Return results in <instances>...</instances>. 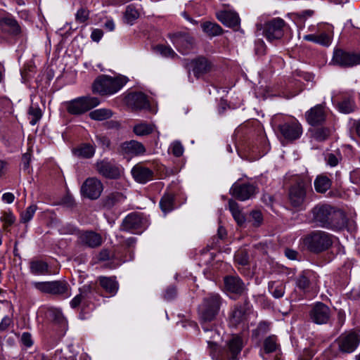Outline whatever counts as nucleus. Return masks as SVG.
Listing matches in <instances>:
<instances>
[{
	"label": "nucleus",
	"instance_id": "6e6d98bb",
	"mask_svg": "<svg viewBox=\"0 0 360 360\" xmlns=\"http://www.w3.org/2000/svg\"><path fill=\"white\" fill-rule=\"evenodd\" d=\"M59 231L61 234H75L78 230L74 225L66 224L60 226Z\"/></svg>",
	"mask_w": 360,
	"mask_h": 360
},
{
	"label": "nucleus",
	"instance_id": "49530a36",
	"mask_svg": "<svg viewBox=\"0 0 360 360\" xmlns=\"http://www.w3.org/2000/svg\"><path fill=\"white\" fill-rule=\"evenodd\" d=\"M269 290L275 298H280L285 293V286L280 282H271L269 283Z\"/></svg>",
	"mask_w": 360,
	"mask_h": 360
},
{
	"label": "nucleus",
	"instance_id": "7ed1b4c3",
	"mask_svg": "<svg viewBox=\"0 0 360 360\" xmlns=\"http://www.w3.org/2000/svg\"><path fill=\"white\" fill-rule=\"evenodd\" d=\"M222 300L218 294L211 293L206 296L199 306L200 322L212 321L219 313Z\"/></svg>",
	"mask_w": 360,
	"mask_h": 360
},
{
	"label": "nucleus",
	"instance_id": "58836bf2",
	"mask_svg": "<svg viewBox=\"0 0 360 360\" xmlns=\"http://www.w3.org/2000/svg\"><path fill=\"white\" fill-rule=\"evenodd\" d=\"M113 113L111 110L108 108L96 109L89 112V117L91 120L97 121H103L110 118Z\"/></svg>",
	"mask_w": 360,
	"mask_h": 360
},
{
	"label": "nucleus",
	"instance_id": "4c0bfd02",
	"mask_svg": "<svg viewBox=\"0 0 360 360\" xmlns=\"http://www.w3.org/2000/svg\"><path fill=\"white\" fill-rule=\"evenodd\" d=\"M333 131L331 127H319L311 131V136L316 141L322 142L327 140Z\"/></svg>",
	"mask_w": 360,
	"mask_h": 360
},
{
	"label": "nucleus",
	"instance_id": "e433bc0d",
	"mask_svg": "<svg viewBox=\"0 0 360 360\" xmlns=\"http://www.w3.org/2000/svg\"><path fill=\"white\" fill-rule=\"evenodd\" d=\"M303 39L306 41H312L325 46H328L331 43V37L326 33L307 34L303 37Z\"/></svg>",
	"mask_w": 360,
	"mask_h": 360
},
{
	"label": "nucleus",
	"instance_id": "69168bd1",
	"mask_svg": "<svg viewBox=\"0 0 360 360\" xmlns=\"http://www.w3.org/2000/svg\"><path fill=\"white\" fill-rule=\"evenodd\" d=\"M84 297L82 294H79L76 295L71 301H70V306L72 308H76L78 307L82 300H83Z\"/></svg>",
	"mask_w": 360,
	"mask_h": 360
},
{
	"label": "nucleus",
	"instance_id": "680f3d73",
	"mask_svg": "<svg viewBox=\"0 0 360 360\" xmlns=\"http://www.w3.org/2000/svg\"><path fill=\"white\" fill-rule=\"evenodd\" d=\"M229 208L232 216L236 215V213L240 211L238 204L232 199L229 200Z\"/></svg>",
	"mask_w": 360,
	"mask_h": 360
},
{
	"label": "nucleus",
	"instance_id": "052dcab7",
	"mask_svg": "<svg viewBox=\"0 0 360 360\" xmlns=\"http://www.w3.org/2000/svg\"><path fill=\"white\" fill-rule=\"evenodd\" d=\"M176 296V289L174 286L168 287L164 294V298L167 300H172Z\"/></svg>",
	"mask_w": 360,
	"mask_h": 360
},
{
	"label": "nucleus",
	"instance_id": "a18cd8bd",
	"mask_svg": "<svg viewBox=\"0 0 360 360\" xmlns=\"http://www.w3.org/2000/svg\"><path fill=\"white\" fill-rule=\"evenodd\" d=\"M28 115L30 119V123L32 125H35L41 118L42 111L38 105L32 103L28 110Z\"/></svg>",
	"mask_w": 360,
	"mask_h": 360
},
{
	"label": "nucleus",
	"instance_id": "4468645a",
	"mask_svg": "<svg viewBox=\"0 0 360 360\" xmlns=\"http://www.w3.org/2000/svg\"><path fill=\"white\" fill-rule=\"evenodd\" d=\"M169 37L177 50L184 54L193 47L194 39L188 33L179 32L170 34Z\"/></svg>",
	"mask_w": 360,
	"mask_h": 360
},
{
	"label": "nucleus",
	"instance_id": "dca6fc26",
	"mask_svg": "<svg viewBox=\"0 0 360 360\" xmlns=\"http://www.w3.org/2000/svg\"><path fill=\"white\" fill-rule=\"evenodd\" d=\"M97 172L107 179H118L121 175V169L111 161L103 159L96 164Z\"/></svg>",
	"mask_w": 360,
	"mask_h": 360
},
{
	"label": "nucleus",
	"instance_id": "c85d7f7f",
	"mask_svg": "<svg viewBox=\"0 0 360 360\" xmlns=\"http://www.w3.org/2000/svg\"><path fill=\"white\" fill-rule=\"evenodd\" d=\"M0 27L12 34L18 35L21 32V29L18 22L11 18H4L0 19Z\"/></svg>",
	"mask_w": 360,
	"mask_h": 360
},
{
	"label": "nucleus",
	"instance_id": "a878e982",
	"mask_svg": "<svg viewBox=\"0 0 360 360\" xmlns=\"http://www.w3.org/2000/svg\"><path fill=\"white\" fill-rule=\"evenodd\" d=\"M122 151L127 155L138 156L143 155L146 153L145 146L135 140L125 141L121 144Z\"/></svg>",
	"mask_w": 360,
	"mask_h": 360
},
{
	"label": "nucleus",
	"instance_id": "6e6552de",
	"mask_svg": "<svg viewBox=\"0 0 360 360\" xmlns=\"http://www.w3.org/2000/svg\"><path fill=\"white\" fill-rule=\"evenodd\" d=\"M334 207L330 205H317L311 210L312 219L317 226L326 229Z\"/></svg>",
	"mask_w": 360,
	"mask_h": 360
},
{
	"label": "nucleus",
	"instance_id": "c9c22d12",
	"mask_svg": "<svg viewBox=\"0 0 360 360\" xmlns=\"http://www.w3.org/2000/svg\"><path fill=\"white\" fill-rule=\"evenodd\" d=\"M30 270L34 275H45L49 274V265L42 260H32L30 263Z\"/></svg>",
	"mask_w": 360,
	"mask_h": 360
},
{
	"label": "nucleus",
	"instance_id": "1a4fd4ad",
	"mask_svg": "<svg viewBox=\"0 0 360 360\" xmlns=\"http://www.w3.org/2000/svg\"><path fill=\"white\" fill-rule=\"evenodd\" d=\"M333 62L344 68H350L360 65V52H347L341 49L334 51Z\"/></svg>",
	"mask_w": 360,
	"mask_h": 360
},
{
	"label": "nucleus",
	"instance_id": "864d4df0",
	"mask_svg": "<svg viewBox=\"0 0 360 360\" xmlns=\"http://www.w3.org/2000/svg\"><path fill=\"white\" fill-rule=\"evenodd\" d=\"M327 162L331 167L338 165L339 160H341V154L340 152L335 153H328L326 157Z\"/></svg>",
	"mask_w": 360,
	"mask_h": 360
},
{
	"label": "nucleus",
	"instance_id": "f3484780",
	"mask_svg": "<svg viewBox=\"0 0 360 360\" xmlns=\"http://www.w3.org/2000/svg\"><path fill=\"white\" fill-rule=\"evenodd\" d=\"M309 317L316 324H326L330 317V308L322 302H317L311 309Z\"/></svg>",
	"mask_w": 360,
	"mask_h": 360
},
{
	"label": "nucleus",
	"instance_id": "bb28decb",
	"mask_svg": "<svg viewBox=\"0 0 360 360\" xmlns=\"http://www.w3.org/2000/svg\"><path fill=\"white\" fill-rule=\"evenodd\" d=\"M224 286L227 291L236 294H241L245 290V285L238 276L225 277Z\"/></svg>",
	"mask_w": 360,
	"mask_h": 360
},
{
	"label": "nucleus",
	"instance_id": "5701e85b",
	"mask_svg": "<svg viewBox=\"0 0 360 360\" xmlns=\"http://www.w3.org/2000/svg\"><path fill=\"white\" fill-rule=\"evenodd\" d=\"M192 71L196 77L209 72L212 69V63L205 57H198L191 61Z\"/></svg>",
	"mask_w": 360,
	"mask_h": 360
},
{
	"label": "nucleus",
	"instance_id": "ea45409f",
	"mask_svg": "<svg viewBox=\"0 0 360 360\" xmlns=\"http://www.w3.org/2000/svg\"><path fill=\"white\" fill-rule=\"evenodd\" d=\"M311 275L310 271H302L296 278V286L302 290L307 289L310 285Z\"/></svg>",
	"mask_w": 360,
	"mask_h": 360
},
{
	"label": "nucleus",
	"instance_id": "13d9d810",
	"mask_svg": "<svg viewBox=\"0 0 360 360\" xmlns=\"http://www.w3.org/2000/svg\"><path fill=\"white\" fill-rule=\"evenodd\" d=\"M13 323V319L9 316H5L3 317L0 322V331L4 332L8 330L9 327Z\"/></svg>",
	"mask_w": 360,
	"mask_h": 360
},
{
	"label": "nucleus",
	"instance_id": "f03ea898",
	"mask_svg": "<svg viewBox=\"0 0 360 360\" xmlns=\"http://www.w3.org/2000/svg\"><path fill=\"white\" fill-rule=\"evenodd\" d=\"M304 244L309 251L320 253L332 245L333 236L326 231H314L305 237Z\"/></svg>",
	"mask_w": 360,
	"mask_h": 360
},
{
	"label": "nucleus",
	"instance_id": "f704fd0d",
	"mask_svg": "<svg viewBox=\"0 0 360 360\" xmlns=\"http://www.w3.org/2000/svg\"><path fill=\"white\" fill-rule=\"evenodd\" d=\"M330 179L326 175H319L314 180V188L316 192L326 193L331 186Z\"/></svg>",
	"mask_w": 360,
	"mask_h": 360
},
{
	"label": "nucleus",
	"instance_id": "de8ad7c7",
	"mask_svg": "<svg viewBox=\"0 0 360 360\" xmlns=\"http://www.w3.org/2000/svg\"><path fill=\"white\" fill-rule=\"evenodd\" d=\"M37 210L36 205H31L26 208L25 211H22L20 214V221L23 224L29 222L33 217Z\"/></svg>",
	"mask_w": 360,
	"mask_h": 360
},
{
	"label": "nucleus",
	"instance_id": "f257e3e1",
	"mask_svg": "<svg viewBox=\"0 0 360 360\" xmlns=\"http://www.w3.org/2000/svg\"><path fill=\"white\" fill-rule=\"evenodd\" d=\"M124 77H112L102 75L98 76L93 83L92 90L101 96L112 95L120 91L127 83Z\"/></svg>",
	"mask_w": 360,
	"mask_h": 360
},
{
	"label": "nucleus",
	"instance_id": "37998d69",
	"mask_svg": "<svg viewBox=\"0 0 360 360\" xmlns=\"http://www.w3.org/2000/svg\"><path fill=\"white\" fill-rule=\"evenodd\" d=\"M139 18V12L135 6L132 4L127 6L124 13V21L131 25Z\"/></svg>",
	"mask_w": 360,
	"mask_h": 360
},
{
	"label": "nucleus",
	"instance_id": "f8f14e48",
	"mask_svg": "<svg viewBox=\"0 0 360 360\" xmlns=\"http://www.w3.org/2000/svg\"><path fill=\"white\" fill-rule=\"evenodd\" d=\"M285 24V21L280 18L268 21L265 23L264 27V36L269 41L280 39L283 36Z\"/></svg>",
	"mask_w": 360,
	"mask_h": 360
},
{
	"label": "nucleus",
	"instance_id": "2f4dec72",
	"mask_svg": "<svg viewBox=\"0 0 360 360\" xmlns=\"http://www.w3.org/2000/svg\"><path fill=\"white\" fill-rule=\"evenodd\" d=\"M75 155L82 158H91L94 155L95 148L90 143H82L73 149Z\"/></svg>",
	"mask_w": 360,
	"mask_h": 360
},
{
	"label": "nucleus",
	"instance_id": "0e129e2a",
	"mask_svg": "<svg viewBox=\"0 0 360 360\" xmlns=\"http://www.w3.org/2000/svg\"><path fill=\"white\" fill-rule=\"evenodd\" d=\"M103 35V32L101 30L95 29L91 34V38L94 41H99Z\"/></svg>",
	"mask_w": 360,
	"mask_h": 360
},
{
	"label": "nucleus",
	"instance_id": "603ef678",
	"mask_svg": "<svg viewBox=\"0 0 360 360\" xmlns=\"http://www.w3.org/2000/svg\"><path fill=\"white\" fill-rule=\"evenodd\" d=\"M264 350L267 353H271L276 349V340L273 337L267 338L264 342Z\"/></svg>",
	"mask_w": 360,
	"mask_h": 360
},
{
	"label": "nucleus",
	"instance_id": "cd10ccee",
	"mask_svg": "<svg viewBox=\"0 0 360 360\" xmlns=\"http://www.w3.org/2000/svg\"><path fill=\"white\" fill-rule=\"evenodd\" d=\"M142 223V218L138 213L128 214L122 223V230L131 231L140 227Z\"/></svg>",
	"mask_w": 360,
	"mask_h": 360
},
{
	"label": "nucleus",
	"instance_id": "b1692460",
	"mask_svg": "<svg viewBox=\"0 0 360 360\" xmlns=\"http://www.w3.org/2000/svg\"><path fill=\"white\" fill-rule=\"evenodd\" d=\"M307 122L312 126L323 122L326 118L324 109L322 105H316L305 113Z\"/></svg>",
	"mask_w": 360,
	"mask_h": 360
},
{
	"label": "nucleus",
	"instance_id": "412c9836",
	"mask_svg": "<svg viewBox=\"0 0 360 360\" xmlns=\"http://www.w3.org/2000/svg\"><path fill=\"white\" fill-rule=\"evenodd\" d=\"M347 219L346 214L342 210L334 207L330 221L326 229L332 230H342L346 228Z\"/></svg>",
	"mask_w": 360,
	"mask_h": 360
},
{
	"label": "nucleus",
	"instance_id": "0eeeda50",
	"mask_svg": "<svg viewBox=\"0 0 360 360\" xmlns=\"http://www.w3.org/2000/svg\"><path fill=\"white\" fill-rule=\"evenodd\" d=\"M212 321L200 322L203 331L207 338V342L210 350V355L212 359L219 360L220 358V352L217 342L221 339L219 333L215 328V326L211 324Z\"/></svg>",
	"mask_w": 360,
	"mask_h": 360
},
{
	"label": "nucleus",
	"instance_id": "2eb2a0df",
	"mask_svg": "<svg viewBox=\"0 0 360 360\" xmlns=\"http://www.w3.org/2000/svg\"><path fill=\"white\" fill-rule=\"evenodd\" d=\"M257 192V188L255 185L249 183H235L230 189L231 195L241 201L250 199Z\"/></svg>",
	"mask_w": 360,
	"mask_h": 360
},
{
	"label": "nucleus",
	"instance_id": "8fccbe9b",
	"mask_svg": "<svg viewBox=\"0 0 360 360\" xmlns=\"http://www.w3.org/2000/svg\"><path fill=\"white\" fill-rule=\"evenodd\" d=\"M89 11L84 8H80L75 14V20L79 23H83L89 19Z\"/></svg>",
	"mask_w": 360,
	"mask_h": 360
},
{
	"label": "nucleus",
	"instance_id": "ddd939ff",
	"mask_svg": "<svg viewBox=\"0 0 360 360\" xmlns=\"http://www.w3.org/2000/svg\"><path fill=\"white\" fill-rule=\"evenodd\" d=\"M103 190V184L99 179L95 177L86 179L81 187L82 195L91 200L98 198Z\"/></svg>",
	"mask_w": 360,
	"mask_h": 360
},
{
	"label": "nucleus",
	"instance_id": "39448f33",
	"mask_svg": "<svg viewBox=\"0 0 360 360\" xmlns=\"http://www.w3.org/2000/svg\"><path fill=\"white\" fill-rule=\"evenodd\" d=\"M276 129L278 136L288 141L300 139L303 133L302 124L295 119H290L278 124Z\"/></svg>",
	"mask_w": 360,
	"mask_h": 360
},
{
	"label": "nucleus",
	"instance_id": "c756f323",
	"mask_svg": "<svg viewBox=\"0 0 360 360\" xmlns=\"http://www.w3.org/2000/svg\"><path fill=\"white\" fill-rule=\"evenodd\" d=\"M228 347L229 352V359L230 360H236L237 356L240 354L243 347L242 339L238 336L233 337L229 342Z\"/></svg>",
	"mask_w": 360,
	"mask_h": 360
},
{
	"label": "nucleus",
	"instance_id": "a211bd4d",
	"mask_svg": "<svg viewBox=\"0 0 360 360\" xmlns=\"http://www.w3.org/2000/svg\"><path fill=\"white\" fill-rule=\"evenodd\" d=\"M125 103L134 110H141L150 106L147 96L142 92H132L125 97Z\"/></svg>",
	"mask_w": 360,
	"mask_h": 360
},
{
	"label": "nucleus",
	"instance_id": "79ce46f5",
	"mask_svg": "<svg viewBox=\"0 0 360 360\" xmlns=\"http://www.w3.org/2000/svg\"><path fill=\"white\" fill-rule=\"evenodd\" d=\"M174 197L172 194H165L160 201V207L162 212L167 213L172 211L174 209Z\"/></svg>",
	"mask_w": 360,
	"mask_h": 360
},
{
	"label": "nucleus",
	"instance_id": "7c9ffc66",
	"mask_svg": "<svg viewBox=\"0 0 360 360\" xmlns=\"http://www.w3.org/2000/svg\"><path fill=\"white\" fill-rule=\"evenodd\" d=\"M99 283L105 292L109 293L111 296L117 293L119 285L115 278L101 276L99 278Z\"/></svg>",
	"mask_w": 360,
	"mask_h": 360
},
{
	"label": "nucleus",
	"instance_id": "338daca9",
	"mask_svg": "<svg viewBox=\"0 0 360 360\" xmlns=\"http://www.w3.org/2000/svg\"><path fill=\"white\" fill-rule=\"evenodd\" d=\"M233 217L237 222V224L240 226H242L245 222V217L243 214L240 210L239 212L236 213V215H233Z\"/></svg>",
	"mask_w": 360,
	"mask_h": 360
},
{
	"label": "nucleus",
	"instance_id": "09e8293b",
	"mask_svg": "<svg viewBox=\"0 0 360 360\" xmlns=\"http://www.w3.org/2000/svg\"><path fill=\"white\" fill-rule=\"evenodd\" d=\"M155 50L162 56L166 58H174L177 56L176 53L174 51V50L168 46L165 45H158L155 47Z\"/></svg>",
	"mask_w": 360,
	"mask_h": 360
},
{
	"label": "nucleus",
	"instance_id": "6ab92c4d",
	"mask_svg": "<svg viewBox=\"0 0 360 360\" xmlns=\"http://www.w3.org/2000/svg\"><path fill=\"white\" fill-rule=\"evenodd\" d=\"M131 172L134 180L139 184H146L154 177V172L141 163L134 165Z\"/></svg>",
	"mask_w": 360,
	"mask_h": 360
},
{
	"label": "nucleus",
	"instance_id": "423d86ee",
	"mask_svg": "<svg viewBox=\"0 0 360 360\" xmlns=\"http://www.w3.org/2000/svg\"><path fill=\"white\" fill-rule=\"evenodd\" d=\"M33 285L36 289L44 293L64 297L70 296V286L65 281L35 282Z\"/></svg>",
	"mask_w": 360,
	"mask_h": 360
},
{
	"label": "nucleus",
	"instance_id": "4be33fe9",
	"mask_svg": "<svg viewBox=\"0 0 360 360\" xmlns=\"http://www.w3.org/2000/svg\"><path fill=\"white\" fill-rule=\"evenodd\" d=\"M217 19L225 26L237 29L240 25V18L236 12L221 11L217 13Z\"/></svg>",
	"mask_w": 360,
	"mask_h": 360
},
{
	"label": "nucleus",
	"instance_id": "4d7b16f0",
	"mask_svg": "<svg viewBox=\"0 0 360 360\" xmlns=\"http://www.w3.org/2000/svg\"><path fill=\"white\" fill-rule=\"evenodd\" d=\"M20 341L22 344L26 347H30L33 345L34 341L32 335L28 332L22 333Z\"/></svg>",
	"mask_w": 360,
	"mask_h": 360
},
{
	"label": "nucleus",
	"instance_id": "a19ab883",
	"mask_svg": "<svg viewBox=\"0 0 360 360\" xmlns=\"http://www.w3.org/2000/svg\"><path fill=\"white\" fill-rule=\"evenodd\" d=\"M46 316L50 320L58 324H62L65 321L62 311L58 308L49 307L47 309Z\"/></svg>",
	"mask_w": 360,
	"mask_h": 360
},
{
	"label": "nucleus",
	"instance_id": "393cba45",
	"mask_svg": "<svg viewBox=\"0 0 360 360\" xmlns=\"http://www.w3.org/2000/svg\"><path fill=\"white\" fill-rule=\"evenodd\" d=\"M79 240L82 244L91 248H97L102 244L101 236L94 231L80 233Z\"/></svg>",
	"mask_w": 360,
	"mask_h": 360
},
{
	"label": "nucleus",
	"instance_id": "473e14b6",
	"mask_svg": "<svg viewBox=\"0 0 360 360\" xmlns=\"http://www.w3.org/2000/svg\"><path fill=\"white\" fill-rule=\"evenodd\" d=\"M155 129V124L147 123L146 122L137 123L133 127L134 133L138 136H148L152 134Z\"/></svg>",
	"mask_w": 360,
	"mask_h": 360
},
{
	"label": "nucleus",
	"instance_id": "9d476101",
	"mask_svg": "<svg viewBox=\"0 0 360 360\" xmlns=\"http://www.w3.org/2000/svg\"><path fill=\"white\" fill-rule=\"evenodd\" d=\"M308 187V184L304 181H300L290 187L288 200L292 207H301L303 205Z\"/></svg>",
	"mask_w": 360,
	"mask_h": 360
},
{
	"label": "nucleus",
	"instance_id": "3c124183",
	"mask_svg": "<svg viewBox=\"0 0 360 360\" xmlns=\"http://www.w3.org/2000/svg\"><path fill=\"white\" fill-rule=\"evenodd\" d=\"M169 150H171L172 153L176 157H180L183 155L184 148L180 141H174L170 147Z\"/></svg>",
	"mask_w": 360,
	"mask_h": 360
},
{
	"label": "nucleus",
	"instance_id": "aec40b11",
	"mask_svg": "<svg viewBox=\"0 0 360 360\" xmlns=\"http://www.w3.org/2000/svg\"><path fill=\"white\" fill-rule=\"evenodd\" d=\"M250 310L249 303L245 302L242 304H237L230 316V324L233 326L243 323L248 318Z\"/></svg>",
	"mask_w": 360,
	"mask_h": 360
},
{
	"label": "nucleus",
	"instance_id": "9b49d317",
	"mask_svg": "<svg viewBox=\"0 0 360 360\" xmlns=\"http://www.w3.org/2000/svg\"><path fill=\"white\" fill-rule=\"evenodd\" d=\"M337 343L340 352L352 353L360 343V335L354 331L342 334L337 340Z\"/></svg>",
	"mask_w": 360,
	"mask_h": 360
},
{
	"label": "nucleus",
	"instance_id": "e2e57ef3",
	"mask_svg": "<svg viewBox=\"0 0 360 360\" xmlns=\"http://www.w3.org/2000/svg\"><path fill=\"white\" fill-rule=\"evenodd\" d=\"M2 220L6 224L11 226L14 223L15 218L12 213H4L2 217Z\"/></svg>",
	"mask_w": 360,
	"mask_h": 360
},
{
	"label": "nucleus",
	"instance_id": "72a5a7b5",
	"mask_svg": "<svg viewBox=\"0 0 360 360\" xmlns=\"http://www.w3.org/2000/svg\"><path fill=\"white\" fill-rule=\"evenodd\" d=\"M125 196L120 192H114L108 194L103 201V206L107 209H110L115 205L122 202L125 200Z\"/></svg>",
	"mask_w": 360,
	"mask_h": 360
},
{
	"label": "nucleus",
	"instance_id": "774afa93",
	"mask_svg": "<svg viewBox=\"0 0 360 360\" xmlns=\"http://www.w3.org/2000/svg\"><path fill=\"white\" fill-rule=\"evenodd\" d=\"M350 179L352 183L360 184V171H353L350 174Z\"/></svg>",
	"mask_w": 360,
	"mask_h": 360
},
{
	"label": "nucleus",
	"instance_id": "bf43d9fd",
	"mask_svg": "<svg viewBox=\"0 0 360 360\" xmlns=\"http://www.w3.org/2000/svg\"><path fill=\"white\" fill-rule=\"evenodd\" d=\"M339 109L342 112L349 113L353 110V106L350 101H344L339 104Z\"/></svg>",
	"mask_w": 360,
	"mask_h": 360
},
{
	"label": "nucleus",
	"instance_id": "5fc2aeb1",
	"mask_svg": "<svg viewBox=\"0 0 360 360\" xmlns=\"http://www.w3.org/2000/svg\"><path fill=\"white\" fill-rule=\"evenodd\" d=\"M253 221V225L256 227L259 226L263 222V215L259 210H253L250 213Z\"/></svg>",
	"mask_w": 360,
	"mask_h": 360
},
{
	"label": "nucleus",
	"instance_id": "20e7f679",
	"mask_svg": "<svg viewBox=\"0 0 360 360\" xmlns=\"http://www.w3.org/2000/svg\"><path fill=\"white\" fill-rule=\"evenodd\" d=\"M100 100L96 97L82 96L66 103L67 111L74 115H78L98 106Z\"/></svg>",
	"mask_w": 360,
	"mask_h": 360
},
{
	"label": "nucleus",
	"instance_id": "c03bdc74",
	"mask_svg": "<svg viewBox=\"0 0 360 360\" xmlns=\"http://www.w3.org/2000/svg\"><path fill=\"white\" fill-rule=\"evenodd\" d=\"M202 28L209 36H217L222 33V28L217 23L206 22L202 25Z\"/></svg>",
	"mask_w": 360,
	"mask_h": 360
}]
</instances>
